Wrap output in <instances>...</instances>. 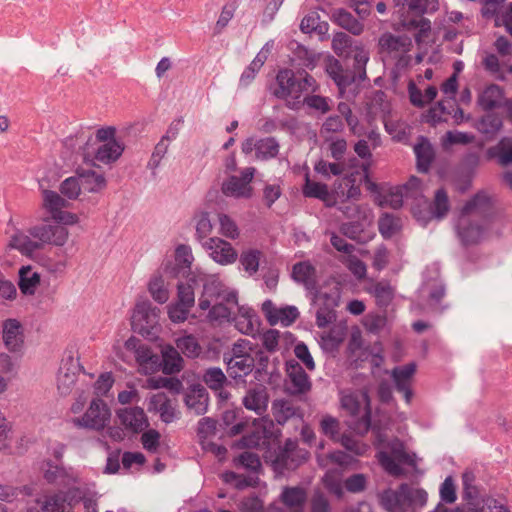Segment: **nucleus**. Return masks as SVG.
I'll list each match as a JSON object with an SVG mask.
<instances>
[{
    "instance_id": "nucleus-46",
    "label": "nucleus",
    "mask_w": 512,
    "mask_h": 512,
    "mask_svg": "<svg viewBox=\"0 0 512 512\" xmlns=\"http://www.w3.org/2000/svg\"><path fill=\"white\" fill-rule=\"evenodd\" d=\"M10 246L19 250L23 255H31L35 251L41 249V244L32 240L24 233H16L10 240Z\"/></svg>"
},
{
    "instance_id": "nucleus-31",
    "label": "nucleus",
    "mask_w": 512,
    "mask_h": 512,
    "mask_svg": "<svg viewBox=\"0 0 512 512\" xmlns=\"http://www.w3.org/2000/svg\"><path fill=\"white\" fill-rule=\"evenodd\" d=\"M287 47L292 51L294 56L302 62V65L310 71L316 68L322 56V53L312 52L307 46L295 39L290 40Z\"/></svg>"
},
{
    "instance_id": "nucleus-48",
    "label": "nucleus",
    "mask_w": 512,
    "mask_h": 512,
    "mask_svg": "<svg viewBox=\"0 0 512 512\" xmlns=\"http://www.w3.org/2000/svg\"><path fill=\"white\" fill-rule=\"evenodd\" d=\"M176 347L189 358H196L202 353V347L193 335H184L176 340Z\"/></svg>"
},
{
    "instance_id": "nucleus-9",
    "label": "nucleus",
    "mask_w": 512,
    "mask_h": 512,
    "mask_svg": "<svg viewBox=\"0 0 512 512\" xmlns=\"http://www.w3.org/2000/svg\"><path fill=\"white\" fill-rule=\"evenodd\" d=\"M341 406L352 416H359L365 430L370 427V398L366 390L342 393Z\"/></svg>"
},
{
    "instance_id": "nucleus-21",
    "label": "nucleus",
    "mask_w": 512,
    "mask_h": 512,
    "mask_svg": "<svg viewBox=\"0 0 512 512\" xmlns=\"http://www.w3.org/2000/svg\"><path fill=\"white\" fill-rule=\"evenodd\" d=\"M415 372L416 365L414 363H408L403 366L395 367L391 372L396 390L403 394L407 404L411 402L413 397L411 385Z\"/></svg>"
},
{
    "instance_id": "nucleus-51",
    "label": "nucleus",
    "mask_w": 512,
    "mask_h": 512,
    "mask_svg": "<svg viewBox=\"0 0 512 512\" xmlns=\"http://www.w3.org/2000/svg\"><path fill=\"white\" fill-rule=\"evenodd\" d=\"M33 493L31 486L25 485L22 487H14L8 484H0V500L5 502H13L19 500V496H30Z\"/></svg>"
},
{
    "instance_id": "nucleus-29",
    "label": "nucleus",
    "mask_w": 512,
    "mask_h": 512,
    "mask_svg": "<svg viewBox=\"0 0 512 512\" xmlns=\"http://www.w3.org/2000/svg\"><path fill=\"white\" fill-rule=\"evenodd\" d=\"M330 20L354 36H359L364 31V24L345 8L334 9Z\"/></svg>"
},
{
    "instance_id": "nucleus-12",
    "label": "nucleus",
    "mask_w": 512,
    "mask_h": 512,
    "mask_svg": "<svg viewBox=\"0 0 512 512\" xmlns=\"http://www.w3.org/2000/svg\"><path fill=\"white\" fill-rule=\"evenodd\" d=\"M29 234L41 244L63 246L69 237L68 229L61 224L44 223L29 229Z\"/></svg>"
},
{
    "instance_id": "nucleus-4",
    "label": "nucleus",
    "mask_w": 512,
    "mask_h": 512,
    "mask_svg": "<svg viewBox=\"0 0 512 512\" xmlns=\"http://www.w3.org/2000/svg\"><path fill=\"white\" fill-rule=\"evenodd\" d=\"M312 87L315 91L318 89L315 78L309 73L304 77L297 78L296 73L289 67L279 68L275 80L268 84V92L276 99H287L293 93L302 94Z\"/></svg>"
},
{
    "instance_id": "nucleus-63",
    "label": "nucleus",
    "mask_w": 512,
    "mask_h": 512,
    "mask_svg": "<svg viewBox=\"0 0 512 512\" xmlns=\"http://www.w3.org/2000/svg\"><path fill=\"white\" fill-rule=\"evenodd\" d=\"M330 99L322 95H306L303 99V103L312 110L318 111L321 114H326L330 111L329 105Z\"/></svg>"
},
{
    "instance_id": "nucleus-58",
    "label": "nucleus",
    "mask_w": 512,
    "mask_h": 512,
    "mask_svg": "<svg viewBox=\"0 0 512 512\" xmlns=\"http://www.w3.org/2000/svg\"><path fill=\"white\" fill-rule=\"evenodd\" d=\"M239 1L240 0H228L227 3L222 7L221 14L214 27L215 35L220 34L233 18L234 13L239 6Z\"/></svg>"
},
{
    "instance_id": "nucleus-5",
    "label": "nucleus",
    "mask_w": 512,
    "mask_h": 512,
    "mask_svg": "<svg viewBox=\"0 0 512 512\" xmlns=\"http://www.w3.org/2000/svg\"><path fill=\"white\" fill-rule=\"evenodd\" d=\"M83 491L84 489L74 486L65 491L46 492L36 500L38 508L20 509L19 512H72L83 499Z\"/></svg>"
},
{
    "instance_id": "nucleus-23",
    "label": "nucleus",
    "mask_w": 512,
    "mask_h": 512,
    "mask_svg": "<svg viewBox=\"0 0 512 512\" xmlns=\"http://www.w3.org/2000/svg\"><path fill=\"white\" fill-rule=\"evenodd\" d=\"M348 332L345 321L335 322L328 330L320 334V345L326 352H335L346 339Z\"/></svg>"
},
{
    "instance_id": "nucleus-55",
    "label": "nucleus",
    "mask_w": 512,
    "mask_h": 512,
    "mask_svg": "<svg viewBox=\"0 0 512 512\" xmlns=\"http://www.w3.org/2000/svg\"><path fill=\"white\" fill-rule=\"evenodd\" d=\"M401 40H407L406 34L395 35L391 32H384L379 37L378 46L382 52H396L401 49Z\"/></svg>"
},
{
    "instance_id": "nucleus-64",
    "label": "nucleus",
    "mask_w": 512,
    "mask_h": 512,
    "mask_svg": "<svg viewBox=\"0 0 512 512\" xmlns=\"http://www.w3.org/2000/svg\"><path fill=\"white\" fill-rule=\"evenodd\" d=\"M467 512H509V510L496 499L488 497L483 500L481 506L478 503L474 507H468Z\"/></svg>"
},
{
    "instance_id": "nucleus-54",
    "label": "nucleus",
    "mask_w": 512,
    "mask_h": 512,
    "mask_svg": "<svg viewBox=\"0 0 512 512\" xmlns=\"http://www.w3.org/2000/svg\"><path fill=\"white\" fill-rule=\"evenodd\" d=\"M378 228L380 234L389 239L394 236L401 228L400 219L391 214H383L378 221Z\"/></svg>"
},
{
    "instance_id": "nucleus-37",
    "label": "nucleus",
    "mask_w": 512,
    "mask_h": 512,
    "mask_svg": "<svg viewBox=\"0 0 512 512\" xmlns=\"http://www.w3.org/2000/svg\"><path fill=\"white\" fill-rule=\"evenodd\" d=\"M77 174L84 191L96 193L106 187V179L103 174L94 170H81Z\"/></svg>"
},
{
    "instance_id": "nucleus-40",
    "label": "nucleus",
    "mask_w": 512,
    "mask_h": 512,
    "mask_svg": "<svg viewBox=\"0 0 512 512\" xmlns=\"http://www.w3.org/2000/svg\"><path fill=\"white\" fill-rule=\"evenodd\" d=\"M263 252L257 248L243 249L239 256V263L248 276L255 275L259 270Z\"/></svg>"
},
{
    "instance_id": "nucleus-30",
    "label": "nucleus",
    "mask_w": 512,
    "mask_h": 512,
    "mask_svg": "<svg viewBox=\"0 0 512 512\" xmlns=\"http://www.w3.org/2000/svg\"><path fill=\"white\" fill-rule=\"evenodd\" d=\"M285 507L292 512H303L307 501V492L303 487H284L280 495Z\"/></svg>"
},
{
    "instance_id": "nucleus-49",
    "label": "nucleus",
    "mask_w": 512,
    "mask_h": 512,
    "mask_svg": "<svg viewBox=\"0 0 512 512\" xmlns=\"http://www.w3.org/2000/svg\"><path fill=\"white\" fill-rule=\"evenodd\" d=\"M403 491H406L410 512H416L417 508H422L426 505L428 494L424 489L413 488L408 484H403Z\"/></svg>"
},
{
    "instance_id": "nucleus-38",
    "label": "nucleus",
    "mask_w": 512,
    "mask_h": 512,
    "mask_svg": "<svg viewBox=\"0 0 512 512\" xmlns=\"http://www.w3.org/2000/svg\"><path fill=\"white\" fill-rule=\"evenodd\" d=\"M303 193L306 197L322 200L326 206L332 207L337 205V201L332 200V195L326 184L311 181L308 177H306Z\"/></svg>"
},
{
    "instance_id": "nucleus-34",
    "label": "nucleus",
    "mask_w": 512,
    "mask_h": 512,
    "mask_svg": "<svg viewBox=\"0 0 512 512\" xmlns=\"http://www.w3.org/2000/svg\"><path fill=\"white\" fill-rule=\"evenodd\" d=\"M414 153L417 159V169L420 172H428L430 165L434 159V150L430 142L420 137L414 146Z\"/></svg>"
},
{
    "instance_id": "nucleus-18",
    "label": "nucleus",
    "mask_w": 512,
    "mask_h": 512,
    "mask_svg": "<svg viewBox=\"0 0 512 512\" xmlns=\"http://www.w3.org/2000/svg\"><path fill=\"white\" fill-rule=\"evenodd\" d=\"M359 172H352L338 179L334 183V191L331 193L332 200L338 202H346L349 200H358L361 195L360 185L357 184L356 176Z\"/></svg>"
},
{
    "instance_id": "nucleus-14",
    "label": "nucleus",
    "mask_w": 512,
    "mask_h": 512,
    "mask_svg": "<svg viewBox=\"0 0 512 512\" xmlns=\"http://www.w3.org/2000/svg\"><path fill=\"white\" fill-rule=\"evenodd\" d=\"M125 347L134 353L141 372L151 374L157 370L159 364L158 356L153 354L151 349L147 345L142 344L139 339L130 337L125 342Z\"/></svg>"
},
{
    "instance_id": "nucleus-10",
    "label": "nucleus",
    "mask_w": 512,
    "mask_h": 512,
    "mask_svg": "<svg viewBox=\"0 0 512 512\" xmlns=\"http://www.w3.org/2000/svg\"><path fill=\"white\" fill-rule=\"evenodd\" d=\"M80 370L81 366L77 356L69 353L63 357L56 379L57 389L61 395L66 396L72 392Z\"/></svg>"
},
{
    "instance_id": "nucleus-27",
    "label": "nucleus",
    "mask_w": 512,
    "mask_h": 512,
    "mask_svg": "<svg viewBox=\"0 0 512 512\" xmlns=\"http://www.w3.org/2000/svg\"><path fill=\"white\" fill-rule=\"evenodd\" d=\"M381 505L388 512H410L403 484L397 490H386L380 496Z\"/></svg>"
},
{
    "instance_id": "nucleus-15",
    "label": "nucleus",
    "mask_w": 512,
    "mask_h": 512,
    "mask_svg": "<svg viewBox=\"0 0 512 512\" xmlns=\"http://www.w3.org/2000/svg\"><path fill=\"white\" fill-rule=\"evenodd\" d=\"M288 377L287 389L292 395H301L310 391L311 380L302 366L295 360L286 363Z\"/></svg>"
},
{
    "instance_id": "nucleus-26",
    "label": "nucleus",
    "mask_w": 512,
    "mask_h": 512,
    "mask_svg": "<svg viewBox=\"0 0 512 512\" xmlns=\"http://www.w3.org/2000/svg\"><path fill=\"white\" fill-rule=\"evenodd\" d=\"M3 341L5 347L11 352L20 351L24 336L20 322L16 319H7L3 323Z\"/></svg>"
},
{
    "instance_id": "nucleus-33",
    "label": "nucleus",
    "mask_w": 512,
    "mask_h": 512,
    "mask_svg": "<svg viewBox=\"0 0 512 512\" xmlns=\"http://www.w3.org/2000/svg\"><path fill=\"white\" fill-rule=\"evenodd\" d=\"M41 276L31 266H23L19 270L18 286L22 294L34 295L40 285Z\"/></svg>"
},
{
    "instance_id": "nucleus-61",
    "label": "nucleus",
    "mask_w": 512,
    "mask_h": 512,
    "mask_svg": "<svg viewBox=\"0 0 512 512\" xmlns=\"http://www.w3.org/2000/svg\"><path fill=\"white\" fill-rule=\"evenodd\" d=\"M218 220L220 225L219 232L221 235L233 240L239 237V228L230 216L226 214H219Z\"/></svg>"
},
{
    "instance_id": "nucleus-24",
    "label": "nucleus",
    "mask_w": 512,
    "mask_h": 512,
    "mask_svg": "<svg viewBox=\"0 0 512 512\" xmlns=\"http://www.w3.org/2000/svg\"><path fill=\"white\" fill-rule=\"evenodd\" d=\"M235 308H237V315L234 318L235 328L242 334L254 336L259 328L256 312L246 305L238 304Z\"/></svg>"
},
{
    "instance_id": "nucleus-16",
    "label": "nucleus",
    "mask_w": 512,
    "mask_h": 512,
    "mask_svg": "<svg viewBox=\"0 0 512 512\" xmlns=\"http://www.w3.org/2000/svg\"><path fill=\"white\" fill-rule=\"evenodd\" d=\"M269 400L268 389L262 384H255L246 390L242 405L257 416H263L267 412Z\"/></svg>"
},
{
    "instance_id": "nucleus-53",
    "label": "nucleus",
    "mask_w": 512,
    "mask_h": 512,
    "mask_svg": "<svg viewBox=\"0 0 512 512\" xmlns=\"http://www.w3.org/2000/svg\"><path fill=\"white\" fill-rule=\"evenodd\" d=\"M203 381L214 391L221 390L228 382L226 375L218 367L208 368L203 375Z\"/></svg>"
},
{
    "instance_id": "nucleus-17",
    "label": "nucleus",
    "mask_w": 512,
    "mask_h": 512,
    "mask_svg": "<svg viewBox=\"0 0 512 512\" xmlns=\"http://www.w3.org/2000/svg\"><path fill=\"white\" fill-rule=\"evenodd\" d=\"M478 136H472L467 133L460 132L458 130H449L446 136L442 140L444 149H449L454 144L466 145L469 143H475L479 148L483 147L485 143L494 139L495 130H479Z\"/></svg>"
},
{
    "instance_id": "nucleus-39",
    "label": "nucleus",
    "mask_w": 512,
    "mask_h": 512,
    "mask_svg": "<svg viewBox=\"0 0 512 512\" xmlns=\"http://www.w3.org/2000/svg\"><path fill=\"white\" fill-rule=\"evenodd\" d=\"M292 276L295 281L302 283L308 290L316 289V271L308 262H300L294 265Z\"/></svg>"
},
{
    "instance_id": "nucleus-60",
    "label": "nucleus",
    "mask_w": 512,
    "mask_h": 512,
    "mask_svg": "<svg viewBox=\"0 0 512 512\" xmlns=\"http://www.w3.org/2000/svg\"><path fill=\"white\" fill-rule=\"evenodd\" d=\"M463 481V495L464 498L468 501L469 507L476 506L477 499L479 496L478 489L473 485L474 475L470 472H466L462 477Z\"/></svg>"
},
{
    "instance_id": "nucleus-42",
    "label": "nucleus",
    "mask_w": 512,
    "mask_h": 512,
    "mask_svg": "<svg viewBox=\"0 0 512 512\" xmlns=\"http://www.w3.org/2000/svg\"><path fill=\"white\" fill-rule=\"evenodd\" d=\"M151 405L160 414L162 421L166 423L172 422L177 417L171 401L163 393L154 395L151 399Z\"/></svg>"
},
{
    "instance_id": "nucleus-6",
    "label": "nucleus",
    "mask_w": 512,
    "mask_h": 512,
    "mask_svg": "<svg viewBox=\"0 0 512 512\" xmlns=\"http://www.w3.org/2000/svg\"><path fill=\"white\" fill-rule=\"evenodd\" d=\"M161 310L149 300H141L136 303L132 325L141 335L150 339L156 338L160 327Z\"/></svg>"
},
{
    "instance_id": "nucleus-50",
    "label": "nucleus",
    "mask_w": 512,
    "mask_h": 512,
    "mask_svg": "<svg viewBox=\"0 0 512 512\" xmlns=\"http://www.w3.org/2000/svg\"><path fill=\"white\" fill-rule=\"evenodd\" d=\"M409 11L415 16L422 18L425 14H434L439 10L438 0H409Z\"/></svg>"
},
{
    "instance_id": "nucleus-7",
    "label": "nucleus",
    "mask_w": 512,
    "mask_h": 512,
    "mask_svg": "<svg viewBox=\"0 0 512 512\" xmlns=\"http://www.w3.org/2000/svg\"><path fill=\"white\" fill-rule=\"evenodd\" d=\"M110 418L108 405L102 399L96 398L90 402L82 416L74 417L71 422L77 428L101 431L108 425Z\"/></svg>"
},
{
    "instance_id": "nucleus-13",
    "label": "nucleus",
    "mask_w": 512,
    "mask_h": 512,
    "mask_svg": "<svg viewBox=\"0 0 512 512\" xmlns=\"http://www.w3.org/2000/svg\"><path fill=\"white\" fill-rule=\"evenodd\" d=\"M255 168L247 167L241 172V176H231L222 184V192L227 197L250 198L253 188L250 185L254 177Z\"/></svg>"
},
{
    "instance_id": "nucleus-57",
    "label": "nucleus",
    "mask_w": 512,
    "mask_h": 512,
    "mask_svg": "<svg viewBox=\"0 0 512 512\" xmlns=\"http://www.w3.org/2000/svg\"><path fill=\"white\" fill-rule=\"evenodd\" d=\"M43 206L50 212L51 216L54 217L55 214L67 206V202L58 193L51 190H44Z\"/></svg>"
},
{
    "instance_id": "nucleus-11",
    "label": "nucleus",
    "mask_w": 512,
    "mask_h": 512,
    "mask_svg": "<svg viewBox=\"0 0 512 512\" xmlns=\"http://www.w3.org/2000/svg\"><path fill=\"white\" fill-rule=\"evenodd\" d=\"M202 247L209 257L222 266L233 264L238 253L232 244L220 237H210L202 242Z\"/></svg>"
},
{
    "instance_id": "nucleus-62",
    "label": "nucleus",
    "mask_w": 512,
    "mask_h": 512,
    "mask_svg": "<svg viewBox=\"0 0 512 512\" xmlns=\"http://www.w3.org/2000/svg\"><path fill=\"white\" fill-rule=\"evenodd\" d=\"M340 442L343 447L357 456H363L369 450V446L351 435H342Z\"/></svg>"
},
{
    "instance_id": "nucleus-44",
    "label": "nucleus",
    "mask_w": 512,
    "mask_h": 512,
    "mask_svg": "<svg viewBox=\"0 0 512 512\" xmlns=\"http://www.w3.org/2000/svg\"><path fill=\"white\" fill-rule=\"evenodd\" d=\"M450 210L448 193L444 188L435 192L433 202L430 206V218L443 219Z\"/></svg>"
},
{
    "instance_id": "nucleus-47",
    "label": "nucleus",
    "mask_w": 512,
    "mask_h": 512,
    "mask_svg": "<svg viewBox=\"0 0 512 512\" xmlns=\"http://www.w3.org/2000/svg\"><path fill=\"white\" fill-rule=\"evenodd\" d=\"M148 291L152 298L160 304L166 303L169 299L168 288L163 277L159 274H155L151 277L148 283Z\"/></svg>"
},
{
    "instance_id": "nucleus-3",
    "label": "nucleus",
    "mask_w": 512,
    "mask_h": 512,
    "mask_svg": "<svg viewBox=\"0 0 512 512\" xmlns=\"http://www.w3.org/2000/svg\"><path fill=\"white\" fill-rule=\"evenodd\" d=\"M376 457L381 467L393 477L404 475L403 466H417L416 455L408 452L398 438L381 443Z\"/></svg>"
},
{
    "instance_id": "nucleus-35",
    "label": "nucleus",
    "mask_w": 512,
    "mask_h": 512,
    "mask_svg": "<svg viewBox=\"0 0 512 512\" xmlns=\"http://www.w3.org/2000/svg\"><path fill=\"white\" fill-rule=\"evenodd\" d=\"M489 159H497L501 166L512 164V139L502 138L496 145L487 149Z\"/></svg>"
},
{
    "instance_id": "nucleus-2",
    "label": "nucleus",
    "mask_w": 512,
    "mask_h": 512,
    "mask_svg": "<svg viewBox=\"0 0 512 512\" xmlns=\"http://www.w3.org/2000/svg\"><path fill=\"white\" fill-rule=\"evenodd\" d=\"M198 305L201 310H208L209 321L222 322L229 320L233 308L238 306V295L220 280L211 278L203 286Z\"/></svg>"
},
{
    "instance_id": "nucleus-19",
    "label": "nucleus",
    "mask_w": 512,
    "mask_h": 512,
    "mask_svg": "<svg viewBox=\"0 0 512 512\" xmlns=\"http://www.w3.org/2000/svg\"><path fill=\"white\" fill-rule=\"evenodd\" d=\"M194 261L192 249L188 245H179L175 250V264L172 266L170 262L163 264L165 273L179 277L188 276L191 272V266Z\"/></svg>"
},
{
    "instance_id": "nucleus-1",
    "label": "nucleus",
    "mask_w": 512,
    "mask_h": 512,
    "mask_svg": "<svg viewBox=\"0 0 512 512\" xmlns=\"http://www.w3.org/2000/svg\"><path fill=\"white\" fill-rule=\"evenodd\" d=\"M492 208L491 197L485 192L477 193L465 204L457 222V235L464 245L478 244L490 237Z\"/></svg>"
},
{
    "instance_id": "nucleus-22",
    "label": "nucleus",
    "mask_w": 512,
    "mask_h": 512,
    "mask_svg": "<svg viewBox=\"0 0 512 512\" xmlns=\"http://www.w3.org/2000/svg\"><path fill=\"white\" fill-rule=\"evenodd\" d=\"M120 424L132 433H139L148 427V419L144 410L140 407H127L117 411Z\"/></svg>"
},
{
    "instance_id": "nucleus-32",
    "label": "nucleus",
    "mask_w": 512,
    "mask_h": 512,
    "mask_svg": "<svg viewBox=\"0 0 512 512\" xmlns=\"http://www.w3.org/2000/svg\"><path fill=\"white\" fill-rule=\"evenodd\" d=\"M224 361L227 365V373L233 379H239L246 377L249 375L254 366L255 359L254 357H243L240 359L237 358H228L227 355L224 356Z\"/></svg>"
},
{
    "instance_id": "nucleus-28",
    "label": "nucleus",
    "mask_w": 512,
    "mask_h": 512,
    "mask_svg": "<svg viewBox=\"0 0 512 512\" xmlns=\"http://www.w3.org/2000/svg\"><path fill=\"white\" fill-rule=\"evenodd\" d=\"M308 453L304 450H297L296 443L288 440L283 451L276 458V465L286 469H295L300 463L307 459Z\"/></svg>"
},
{
    "instance_id": "nucleus-59",
    "label": "nucleus",
    "mask_w": 512,
    "mask_h": 512,
    "mask_svg": "<svg viewBox=\"0 0 512 512\" xmlns=\"http://www.w3.org/2000/svg\"><path fill=\"white\" fill-rule=\"evenodd\" d=\"M314 170L326 178L330 176H339L345 171V165L340 162H328L326 160H319L314 165Z\"/></svg>"
},
{
    "instance_id": "nucleus-20",
    "label": "nucleus",
    "mask_w": 512,
    "mask_h": 512,
    "mask_svg": "<svg viewBox=\"0 0 512 512\" xmlns=\"http://www.w3.org/2000/svg\"><path fill=\"white\" fill-rule=\"evenodd\" d=\"M184 403L187 410L196 415H203L208 410L209 394L200 384L189 386L184 393Z\"/></svg>"
},
{
    "instance_id": "nucleus-25",
    "label": "nucleus",
    "mask_w": 512,
    "mask_h": 512,
    "mask_svg": "<svg viewBox=\"0 0 512 512\" xmlns=\"http://www.w3.org/2000/svg\"><path fill=\"white\" fill-rule=\"evenodd\" d=\"M505 99L504 88L498 84L488 85L478 96V105L485 112L500 109Z\"/></svg>"
},
{
    "instance_id": "nucleus-45",
    "label": "nucleus",
    "mask_w": 512,
    "mask_h": 512,
    "mask_svg": "<svg viewBox=\"0 0 512 512\" xmlns=\"http://www.w3.org/2000/svg\"><path fill=\"white\" fill-rule=\"evenodd\" d=\"M369 292L373 294L376 302L381 307H386L394 297V289L388 281L374 282L369 288Z\"/></svg>"
},
{
    "instance_id": "nucleus-52",
    "label": "nucleus",
    "mask_w": 512,
    "mask_h": 512,
    "mask_svg": "<svg viewBox=\"0 0 512 512\" xmlns=\"http://www.w3.org/2000/svg\"><path fill=\"white\" fill-rule=\"evenodd\" d=\"M183 367V359L178 350L173 347L168 348L163 353V372L165 374H174L180 372Z\"/></svg>"
},
{
    "instance_id": "nucleus-56",
    "label": "nucleus",
    "mask_w": 512,
    "mask_h": 512,
    "mask_svg": "<svg viewBox=\"0 0 512 512\" xmlns=\"http://www.w3.org/2000/svg\"><path fill=\"white\" fill-rule=\"evenodd\" d=\"M328 302V305L319 307L317 310L316 324L319 328H324L336 320V311L334 310V307L337 306V301L335 298H329Z\"/></svg>"
},
{
    "instance_id": "nucleus-43",
    "label": "nucleus",
    "mask_w": 512,
    "mask_h": 512,
    "mask_svg": "<svg viewBox=\"0 0 512 512\" xmlns=\"http://www.w3.org/2000/svg\"><path fill=\"white\" fill-rule=\"evenodd\" d=\"M373 95L377 106L378 116L381 117L384 128H397L391 123L392 104L387 99L386 93L383 90H376Z\"/></svg>"
},
{
    "instance_id": "nucleus-8",
    "label": "nucleus",
    "mask_w": 512,
    "mask_h": 512,
    "mask_svg": "<svg viewBox=\"0 0 512 512\" xmlns=\"http://www.w3.org/2000/svg\"><path fill=\"white\" fill-rule=\"evenodd\" d=\"M95 159L103 164H110L119 159L124 145L115 136V130H97L94 141Z\"/></svg>"
},
{
    "instance_id": "nucleus-36",
    "label": "nucleus",
    "mask_w": 512,
    "mask_h": 512,
    "mask_svg": "<svg viewBox=\"0 0 512 512\" xmlns=\"http://www.w3.org/2000/svg\"><path fill=\"white\" fill-rule=\"evenodd\" d=\"M271 411L275 421L280 425L285 424L289 419L298 414L297 406L288 399L274 400Z\"/></svg>"
},
{
    "instance_id": "nucleus-41",
    "label": "nucleus",
    "mask_w": 512,
    "mask_h": 512,
    "mask_svg": "<svg viewBox=\"0 0 512 512\" xmlns=\"http://www.w3.org/2000/svg\"><path fill=\"white\" fill-rule=\"evenodd\" d=\"M355 40L342 31H336L332 38V50L334 53L344 59L350 58L352 50H354Z\"/></svg>"
}]
</instances>
